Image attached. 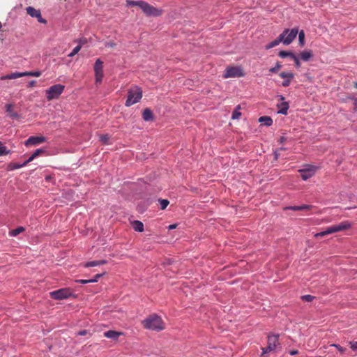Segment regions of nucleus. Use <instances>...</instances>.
Wrapping results in <instances>:
<instances>
[{"label": "nucleus", "mask_w": 357, "mask_h": 357, "mask_svg": "<svg viewBox=\"0 0 357 357\" xmlns=\"http://www.w3.org/2000/svg\"><path fill=\"white\" fill-rule=\"evenodd\" d=\"M351 227V223L347 220L341 222L338 225H334L328 227L325 231L317 233L314 237H324L326 235L331 234L335 232L345 231Z\"/></svg>", "instance_id": "f257e3e1"}, {"label": "nucleus", "mask_w": 357, "mask_h": 357, "mask_svg": "<svg viewBox=\"0 0 357 357\" xmlns=\"http://www.w3.org/2000/svg\"><path fill=\"white\" fill-rule=\"evenodd\" d=\"M142 97V91L137 86L131 87L128 91V97L126 101V106H131L138 102Z\"/></svg>", "instance_id": "f03ea898"}, {"label": "nucleus", "mask_w": 357, "mask_h": 357, "mask_svg": "<svg viewBox=\"0 0 357 357\" xmlns=\"http://www.w3.org/2000/svg\"><path fill=\"white\" fill-rule=\"evenodd\" d=\"M127 6H138L146 15H152L154 14L155 9L154 7L148 4L146 1H132L126 0Z\"/></svg>", "instance_id": "7ed1b4c3"}, {"label": "nucleus", "mask_w": 357, "mask_h": 357, "mask_svg": "<svg viewBox=\"0 0 357 357\" xmlns=\"http://www.w3.org/2000/svg\"><path fill=\"white\" fill-rule=\"evenodd\" d=\"M41 74H42L41 72L39 70L25 71V72H22V73L15 72V73H10L9 75L2 76L1 77V79H2V80L13 79H17V78H20V77H25V76H31V77H38L41 75Z\"/></svg>", "instance_id": "20e7f679"}, {"label": "nucleus", "mask_w": 357, "mask_h": 357, "mask_svg": "<svg viewBox=\"0 0 357 357\" xmlns=\"http://www.w3.org/2000/svg\"><path fill=\"white\" fill-rule=\"evenodd\" d=\"M73 296V291L70 288H62L56 291L50 292V296L54 300H63L70 298Z\"/></svg>", "instance_id": "39448f33"}, {"label": "nucleus", "mask_w": 357, "mask_h": 357, "mask_svg": "<svg viewBox=\"0 0 357 357\" xmlns=\"http://www.w3.org/2000/svg\"><path fill=\"white\" fill-rule=\"evenodd\" d=\"M65 86L61 84H54L50 86L47 91V99L51 100L58 98L59 96L63 93Z\"/></svg>", "instance_id": "423d86ee"}, {"label": "nucleus", "mask_w": 357, "mask_h": 357, "mask_svg": "<svg viewBox=\"0 0 357 357\" xmlns=\"http://www.w3.org/2000/svg\"><path fill=\"white\" fill-rule=\"evenodd\" d=\"M280 347L278 342V335H268V345L266 347L262 348L263 354L273 351Z\"/></svg>", "instance_id": "0eeeda50"}, {"label": "nucleus", "mask_w": 357, "mask_h": 357, "mask_svg": "<svg viewBox=\"0 0 357 357\" xmlns=\"http://www.w3.org/2000/svg\"><path fill=\"white\" fill-rule=\"evenodd\" d=\"M245 75L243 69L239 66H229L225 70L224 77H241Z\"/></svg>", "instance_id": "6e6552de"}, {"label": "nucleus", "mask_w": 357, "mask_h": 357, "mask_svg": "<svg viewBox=\"0 0 357 357\" xmlns=\"http://www.w3.org/2000/svg\"><path fill=\"white\" fill-rule=\"evenodd\" d=\"M317 170V167L311 165H305L303 169L298 170V172L301 174L302 179L306 181L312 177L315 174Z\"/></svg>", "instance_id": "1a4fd4ad"}, {"label": "nucleus", "mask_w": 357, "mask_h": 357, "mask_svg": "<svg viewBox=\"0 0 357 357\" xmlns=\"http://www.w3.org/2000/svg\"><path fill=\"white\" fill-rule=\"evenodd\" d=\"M298 33V29L297 28H294L291 30L288 29H285L280 36H284L282 38V43L284 45H289L296 37V35Z\"/></svg>", "instance_id": "9d476101"}, {"label": "nucleus", "mask_w": 357, "mask_h": 357, "mask_svg": "<svg viewBox=\"0 0 357 357\" xmlns=\"http://www.w3.org/2000/svg\"><path fill=\"white\" fill-rule=\"evenodd\" d=\"M103 62L98 59L94 65L96 83H101L103 77Z\"/></svg>", "instance_id": "9b49d317"}, {"label": "nucleus", "mask_w": 357, "mask_h": 357, "mask_svg": "<svg viewBox=\"0 0 357 357\" xmlns=\"http://www.w3.org/2000/svg\"><path fill=\"white\" fill-rule=\"evenodd\" d=\"M26 13L28 15H29L32 17L37 18V20L39 22L43 23V24L47 23V21L42 17L40 10H37L31 6L27 7L26 8Z\"/></svg>", "instance_id": "f8f14e48"}, {"label": "nucleus", "mask_w": 357, "mask_h": 357, "mask_svg": "<svg viewBox=\"0 0 357 357\" xmlns=\"http://www.w3.org/2000/svg\"><path fill=\"white\" fill-rule=\"evenodd\" d=\"M46 141V138L43 136H31L24 142L26 146H36Z\"/></svg>", "instance_id": "ddd939ff"}, {"label": "nucleus", "mask_w": 357, "mask_h": 357, "mask_svg": "<svg viewBox=\"0 0 357 357\" xmlns=\"http://www.w3.org/2000/svg\"><path fill=\"white\" fill-rule=\"evenodd\" d=\"M144 328L147 329H156V315L153 314L142 321Z\"/></svg>", "instance_id": "4468645a"}, {"label": "nucleus", "mask_w": 357, "mask_h": 357, "mask_svg": "<svg viewBox=\"0 0 357 357\" xmlns=\"http://www.w3.org/2000/svg\"><path fill=\"white\" fill-rule=\"evenodd\" d=\"M279 76L284 79L282 83V86L284 87L289 86L294 77V73L290 72H282Z\"/></svg>", "instance_id": "2eb2a0df"}, {"label": "nucleus", "mask_w": 357, "mask_h": 357, "mask_svg": "<svg viewBox=\"0 0 357 357\" xmlns=\"http://www.w3.org/2000/svg\"><path fill=\"white\" fill-rule=\"evenodd\" d=\"M123 335V333L121 332H117L115 331H108L105 333H104V336L112 340H117L120 335Z\"/></svg>", "instance_id": "dca6fc26"}, {"label": "nucleus", "mask_w": 357, "mask_h": 357, "mask_svg": "<svg viewBox=\"0 0 357 357\" xmlns=\"http://www.w3.org/2000/svg\"><path fill=\"white\" fill-rule=\"evenodd\" d=\"M278 113L286 115L289 109V103L287 102H282L278 104Z\"/></svg>", "instance_id": "f3484780"}, {"label": "nucleus", "mask_w": 357, "mask_h": 357, "mask_svg": "<svg viewBox=\"0 0 357 357\" xmlns=\"http://www.w3.org/2000/svg\"><path fill=\"white\" fill-rule=\"evenodd\" d=\"M44 152H45V151L43 149H36L33 153V154L29 158V159L27 160H26L25 162H24V165L29 164L30 162L33 160L36 157L39 156L40 155H41Z\"/></svg>", "instance_id": "a211bd4d"}, {"label": "nucleus", "mask_w": 357, "mask_h": 357, "mask_svg": "<svg viewBox=\"0 0 357 357\" xmlns=\"http://www.w3.org/2000/svg\"><path fill=\"white\" fill-rule=\"evenodd\" d=\"M284 36H279L275 40H273L270 43L266 45V49L269 50L277 45H278L280 43H282V38Z\"/></svg>", "instance_id": "6ab92c4d"}, {"label": "nucleus", "mask_w": 357, "mask_h": 357, "mask_svg": "<svg viewBox=\"0 0 357 357\" xmlns=\"http://www.w3.org/2000/svg\"><path fill=\"white\" fill-rule=\"evenodd\" d=\"M142 117H143V119L146 121L152 120L153 119L152 111L149 108H146L143 111Z\"/></svg>", "instance_id": "aec40b11"}, {"label": "nucleus", "mask_w": 357, "mask_h": 357, "mask_svg": "<svg viewBox=\"0 0 357 357\" xmlns=\"http://www.w3.org/2000/svg\"><path fill=\"white\" fill-rule=\"evenodd\" d=\"M301 58L304 61H309L312 56V52L311 50L303 51L301 53Z\"/></svg>", "instance_id": "412c9836"}, {"label": "nucleus", "mask_w": 357, "mask_h": 357, "mask_svg": "<svg viewBox=\"0 0 357 357\" xmlns=\"http://www.w3.org/2000/svg\"><path fill=\"white\" fill-rule=\"evenodd\" d=\"M260 123H263L266 126H270L273 123V120L270 116H264L259 119Z\"/></svg>", "instance_id": "4be33fe9"}, {"label": "nucleus", "mask_w": 357, "mask_h": 357, "mask_svg": "<svg viewBox=\"0 0 357 357\" xmlns=\"http://www.w3.org/2000/svg\"><path fill=\"white\" fill-rule=\"evenodd\" d=\"M132 227H133V229L136 231H142L144 230V225L142 222L140 221H138V220H135L132 222Z\"/></svg>", "instance_id": "5701e85b"}, {"label": "nucleus", "mask_w": 357, "mask_h": 357, "mask_svg": "<svg viewBox=\"0 0 357 357\" xmlns=\"http://www.w3.org/2000/svg\"><path fill=\"white\" fill-rule=\"evenodd\" d=\"M6 112H8L10 116L12 119L18 118V114L16 112L13 111V105H12L8 104V105H6Z\"/></svg>", "instance_id": "b1692460"}, {"label": "nucleus", "mask_w": 357, "mask_h": 357, "mask_svg": "<svg viewBox=\"0 0 357 357\" xmlns=\"http://www.w3.org/2000/svg\"><path fill=\"white\" fill-rule=\"evenodd\" d=\"M158 202H159L162 210H165L169 204V202L167 199H158Z\"/></svg>", "instance_id": "393cba45"}, {"label": "nucleus", "mask_w": 357, "mask_h": 357, "mask_svg": "<svg viewBox=\"0 0 357 357\" xmlns=\"http://www.w3.org/2000/svg\"><path fill=\"white\" fill-rule=\"evenodd\" d=\"M241 109L240 105H237L235 110L233 112L231 118L233 119H238L241 115V113L239 112V109Z\"/></svg>", "instance_id": "a878e982"}, {"label": "nucleus", "mask_w": 357, "mask_h": 357, "mask_svg": "<svg viewBox=\"0 0 357 357\" xmlns=\"http://www.w3.org/2000/svg\"><path fill=\"white\" fill-rule=\"evenodd\" d=\"M24 231V227H19L10 231V234L12 236H16Z\"/></svg>", "instance_id": "bb28decb"}, {"label": "nucleus", "mask_w": 357, "mask_h": 357, "mask_svg": "<svg viewBox=\"0 0 357 357\" xmlns=\"http://www.w3.org/2000/svg\"><path fill=\"white\" fill-rule=\"evenodd\" d=\"M99 138H100V142L102 144H109V139H110V135H108V134L100 135Z\"/></svg>", "instance_id": "cd10ccee"}, {"label": "nucleus", "mask_w": 357, "mask_h": 357, "mask_svg": "<svg viewBox=\"0 0 357 357\" xmlns=\"http://www.w3.org/2000/svg\"><path fill=\"white\" fill-rule=\"evenodd\" d=\"M10 153V151L7 150L6 147L4 146L1 142H0V156L6 155Z\"/></svg>", "instance_id": "c85d7f7f"}, {"label": "nucleus", "mask_w": 357, "mask_h": 357, "mask_svg": "<svg viewBox=\"0 0 357 357\" xmlns=\"http://www.w3.org/2000/svg\"><path fill=\"white\" fill-rule=\"evenodd\" d=\"M281 68H282V64L280 63V62L278 61L274 67L271 68L269 69V71L272 73H277Z\"/></svg>", "instance_id": "c756f323"}, {"label": "nucleus", "mask_w": 357, "mask_h": 357, "mask_svg": "<svg viewBox=\"0 0 357 357\" xmlns=\"http://www.w3.org/2000/svg\"><path fill=\"white\" fill-rule=\"evenodd\" d=\"M298 40L301 46H303L305 44V33L303 31H301L298 33Z\"/></svg>", "instance_id": "7c9ffc66"}, {"label": "nucleus", "mask_w": 357, "mask_h": 357, "mask_svg": "<svg viewBox=\"0 0 357 357\" xmlns=\"http://www.w3.org/2000/svg\"><path fill=\"white\" fill-rule=\"evenodd\" d=\"M165 328L164 322L162 321L161 318L158 316V331L164 330Z\"/></svg>", "instance_id": "2f4dec72"}, {"label": "nucleus", "mask_w": 357, "mask_h": 357, "mask_svg": "<svg viewBox=\"0 0 357 357\" xmlns=\"http://www.w3.org/2000/svg\"><path fill=\"white\" fill-rule=\"evenodd\" d=\"M81 49V45L76 46L73 51L68 54V56L72 57L79 52Z\"/></svg>", "instance_id": "473e14b6"}, {"label": "nucleus", "mask_w": 357, "mask_h": 357, "mask_svg": "<svg viewBox=\"0 0 357 357\" xmlns=\"http://www.w3.org/2000/svg\"><path fill=\"white\" fill-rule=\"evenodd\" d=\"M291 52H288V51L282 50V51H280V52L278 53V55H279L281 58L289 57V55H291Z\"/></svg>", "instance_id": "72a5a7b5"}, {"label": "nucleus", "mask_w": 357, "mask_h": 357, "mask_svg": "<svg viewBox=\"0 0 357 357\" xmlns=\"http://www.w3.org/2000/svg\"><path fill=\"white\" fill-rule=\"evenodd\" d=\"M314 298V297L311 295H304L301 296V299L306 302H311L313 301Z\"/></svg>", "instance_id": "f704fd0d"}, {"label": "nucleus", "mask_w": 357, "mask_h": 357, "mask_svg": "<svg viewBox=\"0 0 357 357\" xmlns=\"http://www.w3.org/2000/svg\"><path fill=\"white\" fill-rule=\"evenodd\" d=\"M96 266H98V261H93L87 262L84 264V266L86 268Z\"/></svg>", "instance_id": "c9c22d12"}, {"label": "nucleus", "mask_w": 357, "mask_h": 357, "mask_svg": "<svg viewBox=\"0 0 357 357\" xmlns=\"http://www.w3.org/2000/svg\"><path fill=\"white\" fill-rule=\"evenodd\" d=\"M26 165H24V162L21 165L20 164H10V169H19V168H21L22 167H24L26 166Z\"/></svg>", "instance_id": "e433bc0d"}, {"label": "nucleus", "mask_w": 357, "mask_h": 357, "mask_svg": "<svg viewBox=\"0 0 357 357\" xmlns=\"http://www.w3.org/2000/svg\"><path fill=\"white\" fill-rule=\"evenodd\" d=\"M105 273L96 274L93 279H91V282H96Z\"/></svg>", "instance_id": "4c0bfd02"}, {"label": "nucleus", "mask_w": 357, "mask_h": 357, "mask_svg": "<svg viewBox=\"0 0 357 357\" xmlns=\"http://www.w3.org/2000/svg\"><path fill=\"white\" fill-rule=\"evenodd\" d=\"M293 61H294L295 63V66L297 68H299L301 67V62L298 58V56H293Z\"/></svg>", "instance_id": "58836bf2"}, {"label": "nucleus", "mask_w": 357, "mask_h": 357, "mask_svg": "<svg viewBox=\"0 0 357 357\" xmlns=\"http://www.w3.org/2000/svg\"><path fill=\"white\" fill-rule=\"evenodd\" d=\"M331 346L337 348L341 353H344L345 351V349L342 347L339 344H332Z\"/></svg>", "instance_id": "ea45409f"}, {"label": "nucleus", "mask_w": 357, "mask_h": 357, "mask_svg": "<svg viewBox=\"0 0 357 357\" xmlns=\"http://www.w3.org/2000/svg\"><path fill=\"white\" fill-rule=\"evenodd\" d=\"M312 208V206H311V205L303 204V205L300 206L301 211L310 210Z\"/></svg>", "instance_id": "a19ab883"}, {"label": "nucleus", "mask_w": 357, "mask_h": 357, "mask_svg": "<svg viewBox=\"0 0 357 357\" xmlns=\"http://www.w3.org/2000/svg\"><path fill=\"white\" fill-rule=\"evenodd\" d=\"M105 45L106 47L114 48L116 47V43L110 41V42L106 43Z\"/></svg>", "instance_id": "79ce46f5"}, {"label": "nucleus", "mask_w": 357, "mask_h": 357, "mask_svg": "<svg viewBox=\"0 0 357 357\" xmlns=\"http://www.w3.org/2000/svg\"><path fill=\"white\" fill-rule=\"evenodd\" d=\"M284 209L285 210L291 209L293 211H301L300 206H289V207H286Z\"/></svg>", "instance_id": "37998d69"}, {"label": "nucleus", "mask_w": 357, "mask_h": 357, "mask_svg": "<svg viewBox=\"0 0 357 357\" xmlns=\"http://www.w3.org/2000/svg\"><path fill=\"white\" fill-rule=\"evenodd\" d=\"M349 344L353 350H357V342H350Z\"/></svg>", "instance_id": "c03bdc74"}, {"label": "nucleus", "mask_w": 357, "mask_h": 357, "mask_svg": "<svg viewBox=\"0 0 357 357\" xmlns=\"http://www.w3.org/2000/svg\"><path fill=\"white\" fill-rule=\"evenodd\" d=\"M77 282L81 283V284H87L91 282V280H77Z\"/></svg>", "instance_id": "a18cd8bd"}, {"label": "nucleus", "mask_w": 357, "mask_h": 357, "mask_svg": "<svg viewBox=\"0 0 357 357\" xmlns=\"http://www.w3.org/2000/svg\"><path fill=\"white\" fill-rule=\"evenodd\" d=\"M178 227V224H172L167 227L169 230L174 229Z\"/></svg>", "instance_id": "49530a36"}, {"label": "nucleus", "mask_w": 357, "mask_h": 357, "mask_svg": "<svg viewBox=\"0 0 357 357\" xmlns=\"http://www.w3.org/2000/svg\"><path fill=\"white\" fill-rule=\"evenodd\" d=\"M36 81H34V80H32V81H30V82H29L28 86H29V87H31V88H32V87H34V86H36Z\"/></svg>", "instance_id": "de8ad7c7"}, {"label": "nucleus", "mask_w": 357, "mask_h": 357, "mask_svg": "<svg viewBox=\"0 0 357 357\" xmlns=\"http://www.w3.org/2000/svg\"><path fill=\"white\" fill-rule=\"evenodd\" d=\"M286 141V138L284 137H280V139H279V142L280 143L282 144L284 143V142Z\"/></svg>", "instance_id": "09e8293b"}, {"label": "nucleus", "mask_w": 357, "mask_h": 357, "mask_svg": "<svg viewBox=\"0 0 357 357\" xmlns=\"http://www.w3.org/2000/svg\"><path fill=\"white\" fill-rule=\"evenodd\" d=\"M86 331L84 330V331H81L78 333V335H85L86 334Z\"/></svg>", "instance_id": "8fccbe9b"}, {"label": "nucleus", "mask_w": 357, "mask_h": 357, "mask_svg": "<svg viewBox=\"0 0 357 357\" xmlns=\"http://www.w3.org/2000/svg\"><path fill=\"white\" fill-rule=\"evenodd\" d=\"M278 157H279V153H278V151H276L274 152L275 160H278Z\"/></svg>", "instance_id": "3c124183"}, {"label": "nucleus", "mask_w": 357, "mask_h": 357, "mask_svg": "<svg viewBox=\"0 0 357 357\" xmlns=\"http://www.w3.org/2000/svg\"><path fill=\"white\" fill-rule=\"evenodd\" d=\"M105 264H106V261L105 260H98V266L103 265Z\"/></svg>", "instance_id": "603ef678"}, {"label": "nucleus", "mask_w": 357, "mask_h": 357, "mask_svg": "<svg viewBox=\"0 0 357 357\" xmlns=\"http://www.w3.org/2000/svg\"><path fill=\"white\" fill-rule=\"evenodd\" d=\"M293 56H296L294 53L291 52V55H289V57L291 60H293V58H294Z\"/></svg>", "instance_id": "864d4df0"}, {"label": "nucleus", "mask_w": 357, "mask_h": 357, "mask_svg": "<svg viewBox=\"0 0 357 357\" xmlns=\"http://www.w3.org/2000/svg\"><path fill=\"white\" fill-rule=\"evenodd\" d=\"M297 353H298V351H290V354H291V355H294V354H297Z\"/></svg>", "instance_id": "5fc2aeb1"}, {"label": "nucleus", "mask_w": 357, "mask_h": 357, "mask_svg": "<svg viewBox=\"0 0 357 357\" xmlns=\"http://www.w3.org/2000/svg\"><path fill=\"white\" fill-rule=\"evenodd\" d=\"M284 98L282 96H280V100H283Z\"/></svg>", "instance_id": "6e6d98bb"}, {"label": "nucleus", "mask_w": 357, "mask_h": 357, "mask_svg": "<svg viewBox=\"0 0 357 357\" xmlns=\"http://www.w3.org/2000/svg\"><path fill=\"white\" fill-rule=\"evenodd\" d=\"M354 86H355V88H356V89H357V82H356V83L354 84Z\"/></svg>", "instance_id": "4d7b16f0"}]
</instances>
